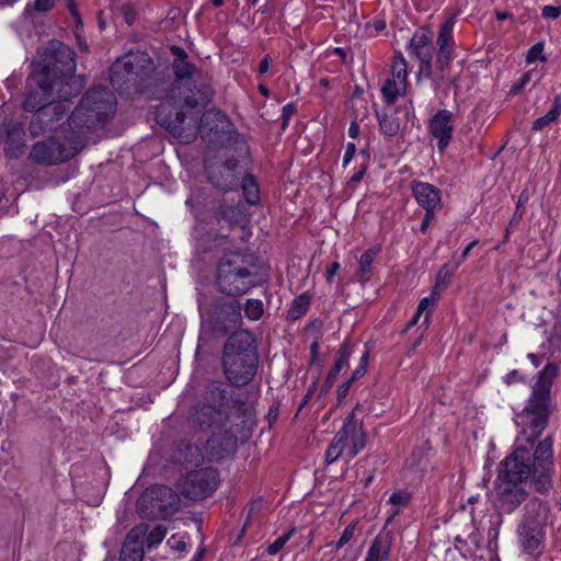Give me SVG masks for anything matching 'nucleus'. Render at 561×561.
Here are the masks:
<instances>
[{
    "instance_id": "1",
    "label": "nucleus",
    "mask_w": 561,
    "mask_h": 561,
    "mask_svg": "<svg viewBox=\"0 0 561 561\" xmlns=\"http://www.w3.org/2000/svg\"><path fill=\"white\" fill-rule=\"evenodd\" d=\"M75 57L70 47L51 41L44 48L43 61L33 65L23 103L26 111L36 112L30 123L33 136L42 134L44 124L61 121L69 110L65 102L82 89V79L75 76Z\"/></svg>"
},
{
    "instance_id": "2",
    "label": "nucleus",
    "mask_w": 561,
    "mask_h": 561,
    "mask_svg": "<svg viewBox=\"0 0 561 561\" xmlns=\"http://www.w3.org/2000/svg\"><path fill=\"white\" fill-rule=\"evenodd\" d=\"M115 98L105 88L89 91L67 118V123L44 124V131L55 134L47 140L35 144L31 150L32 161L44 164H60L75 157L84 146L83 135L98 123L105 122L115 112Z\"/></svg>"
},
{
    "instance_id": "3",
    "label": "nucleus",
    "mask_w": 561,
    "mask_h": 561,
    "mask_svg": "<svg viewBox=\"0 0 561 561\" xmlns=\"http://www.w3.org/2000/svg\"><path fill=\"white\" fill-rule=\"evenodd\" d=\"M229 414L230 399L224 385L218 381L210 382L203 401L191 413V421L196 427L211 432V437L206 443V455L211 460L220 458L233 443V435L225 428Z\"/></svg>"
},
{
    "instance_id": "4",
    "label": "nucleus",
    "mask_w": 561,
    "mask_h": 561,
    "mask_svg": "<svg viewBox=\"0 0 561 561\" xmlns=\"http://www.w3.org/2000/svg\"><path fill=\"white\" fill-rule=\"evenodd\" d=\"M552 457L551 437L542 439L533 455L527 447L518 446L500 463L497 478L526 482L533 476L536 489L545 492L551 484Z\"/></svg>"
},
{
    "instance_id": "5",
    "label": "nucleus",
    "mask_w": 561,
    "mask_h": 561,
    "mask_svg": "<svg viewBox=\"0 0 561 561\" xmlns=\"http://www.w3.org/2000/svg\"><path fill=\"white\" fill-rule=\"evenodd\" d=\"M559 373L560 367L556 363H548L539 371L527 405L516 415V424L520 428L518 442L531 444L547 427L551 413V387Z\"/></svg>"
},
{
    "instance_id": "6",
    "label": "nucleus",
    "mask_w": 561,
    "mask_h": 561,
    "mask_svg": "<svg viewBox=\"0 0 561 561\" xmlns=\"http://www.w3.org/2000/svg\"><path fill=\"white\" fill-rule=\"evenodd\" d=\"M204 454L197 446L181 443L178 446V493L192 501L203 500L215 492L217 472L202 467Z\"/></svg>"
},
{
    "instance_id": "7",
    "label": "nucleus",
    "mask_w": 561,
    "mask_h": 561,
    "mask_svg": "<svg viewBox=\"0 0 561 561\" xmlns=\"http://www.w3.org/2000/svg\"><path fill=\"white\" fill-rule=\"evenodd\" d=\"M222 366L233 386L248 385L254 378L257 355L250 332L238 331L229 336L224 348Z\"/></svg>"
},
{
    "instance_id": "8",
    "label": "nucleus",
    "mask_w": 561,
    "mask_h": 561,
    "mask_svg": "<svg viewBox=\"0 0 561 561\" xmlns=\"http://www.w3.org/2000/svg\"><path fill=\"white\" fill-rule=\"evenodd\" d=\"M262 282L251 255L241 252L229 253L218 264L217 284L220 291L226 295L247 294Z\"/></svg>"
},
{
    "instance_id": "9",
    "label": "nucleus",
    "mask_w": 561,
    "mask_h": 561,
    "mask_svg": "<svg viewBox=\"0 0 561 561\" xmlns=\"http://www.w3.org/2000/svg\"><path fill=\"white\" fill-rule=\"evenodd\" d=\"M548 507L545 503L531 500L525 506V514L517 528L518 543L527 553H538L545 539V525Z\"/></svg>"
},
{
    "instance_id": "10",
    "label": "nucleus",
    "mask_w": 561,
    "mask_h": 561,
    "mask_svg": "<svg viewBox=\"0 0 561 561\" xmlns=\"http://www.w3.org/2000/svg\"><path fill=\"white\" fill-rule=\"evenodd\" d=\"M186 53L178 47V91L183 95L185 104L191 107L205 105L208 102V92L206 89L197 88L194 83V90L191 89L190 81L195 72V67L185 61Z\"/></svg>"
},
{
    "instance_id": "11",
    "label": "nucleus",
    "mask_w": 561,
    "mask_h": 561,
    "mask_svg": "<svg viewBox=\"0 0 561 561\" xmlns=\"http://www.w3.org/2000/svg\"><path fill=\"white\" fill-rule=\"evenodd\" d=\"M173 90L174 81L171 78L168 79H154L147 85V94L151 99L165 100L161 103L156 112L157 122L165 129L173 131Z\"/></svg>"
},
{
    "instance_id": "12",
    "label": "nucleus",
    "mask_w": 561,
    "mask_h": 561,
    "mask_svg": "<svg viewBox=\"0 0 561 561\" xmlns=\"http://www.w3.org/2000/svg\"><path fill=\"white\" fill-rule=\"evenodd\" d=\"M151 61L146 54H128L118 58L110 70L111 81L113 85L119 83V78L127 75H139L145 69L150 68Z\"/></svg>"
},
{
    "instance_id": "13",
    "label": "nucleus",
    "mask_w": 561,
    "mask_h": 561,
    "mask_svg": "<svg viewBox=\"0 0 561 561\" xmlns=\"http://www.w3.org/2000/svg\"><path fill=\"white\" fill-rule=\"evenodd\" d=\"M525 482H518L496 477V494L501 505L508 512L514 511L527 497Z\"/></svg>"
},
{
    "instance_id": "14",
    "label": "nucleus",
    "mask_w": 561,
    "mask_h": 561,
    "mask_svg": "<svg viewBox=\"0 0 561 561\" xmlns=\"http://www.w3.org/2000/svg\"><path fill=\"white\" fill-rule=\"evenodd\" d=\"M339 433H345L343 444H346V457L348 459L354 458L365 447L366 435L362 425L355 421L353 413L346 417Z\"/></svg>"
},
{
    "instance_id": "15",
    "label": "nucleus",
    "mask_w": 561,
    "mask_h": 561,
    "mask_svg": "<svg viewBox=\"0 0 561 561\" xmlns=\"http://www.w3.org/2000/svg\"><path fill=\"white\" fill-rule=\"evenodd\" d=\"M453 113L448 110H439L430 121L428 129L431 135L437 140L439 151H444L451 139Z\"/></svg>"
},
{
    "instance_id": "16",
    "label": "nucleus",
    "mask_w": 561,
    "mask_h": 561,
    "mask_svg": "<svg viewBox=\"0 0 561 561\" xmlns=\"http://www.w3.org/2000/svg\"><path fill=\"white\" fill-rule=\"evenodd\" d=\"M157 501L162 510V518H170L175 513V492L165 485H154L141 494V504Z\"/></svg>"
},
{
    "instance_id": "17",
    "label": "nucleus",
    "mask_w": 561,
    "mask_h": 561,
    "mask_svg": "<svg viewBox=\"0 0 561 561\" xmlns=\"http://www.w3.org/2000/svg\"><path fill=\"white\" fill-rule=\"evenodd\" d=\"M147 534L145 525L134 527L127 535L121 551V561H142V541Z\"/></svg>"
},
{
    "instance_id": "18",
    "label": "nucleus",
    "mask_w": 561,
    "mask_h": 561,
    "mask_svg": "<svg viewBox=\"0 0 561 561\" xmlns=\"http://www.w3.org/2000/svg\"><path fill=\"white\" fill-rule=\"evenodd\" d=\"M237 161H228L225 164H208L207 172L211 183L224 190L229 191L237 185L236 174Z\"/></svg>"
},
{
    "instance_id": "19",
    "label": "nucleus",
    "mask_w": 561,
    "mask_h": 561,
    "mask_svg": "<svg viewBox=\"0 0 561 561\" xmlns=\"http://www.w3.org/2000/svg\"><path fill=\"white\" fill-rule=\"evenodd\" d=\"M412 192L417 204L425 209V211H435L442 206L440 191L426 182H413Z\"/></svg>"
},
{
    "instance_id": "20",
    "label": "nucleus",
    "mask_w": 561,
    "mask_h": 561,
    "mask_svg": "<svg viewBox=\"0 0 561 561\" xmlns=\"http://www.w3.org/2000/svg\"><path fill=\"white\" fill-rule=\"evenodd\" d=\"M433 34L428 28L417 30L410 39L408 51L411 56L428 65L432 60Z\"/></svg>"
},
{
    "instance_id": "21",
    "label": "nucleus",
    "mask_w": 561,
    "mask_h": 561,
    "mask_svg": "<svg viewBox=\"0 0 561 561\" xmlns=\"http://www.w3.org/2000/svg\"><path fill=\"white\" fill-rule=\"evenodd\" d=\"M454 26H455V19L453 16H449L446 19V21L440 25L439 33L437 36V44L439 46L438 55H437V62L442 66L447 65L451 51L455 46L454 42Z\"/></svg>"
},
{
    "instance_id": "22",
    "label": "nucleus",
    "mask_w": 561,
    "mask_h": 561,
    "mask_svg": "<svg viewBox=\"0 0 561 561\" xmlns=\"http://www.w3.org/2000/svg\"><path fill=\"white\" fill-rule=\"evenodd\" d=\"M24 131L19 124L9 125L5 128L4 149L8 156L18 157L24 148Z\"/></svg>"
},
{
    "instance_id": "23",
    "label": "nucleus",
    "mask_w": 561,
    "mask_h": 561,
    "mask_svg": "<svg viewBox=\"0 0 561 561\" xmlns=\"http://www.w3.org/2000/svg\"><path fill=\"white\" fill-rule=\"evenodd\" d=\"M390 547L388 534H379L369 547L365 561H388Z\"/></svg>"
},
{
    "instance_id": "24",
    "label": "nucleus",
    "mask_w": 561,
    "mask_h": 561,
    "mask_svg": "<svg viewBox=\"0 0 561 561\" xmlns=\"http://www.w3.org/2000/svg\"><path fill=\"white\" fill-rule=\"evenodd\" d=\"M411 497V493L407 490L396 491L389 496L388 504L391 506V508L389 511V516L386 520V524H389L409 505Z\"/></svg>"
},
{
    "instance_id": "25",
    "label": "nucleus",
    "mask_w": 561,
    "mask_h": 561,
    "mask_svg": "<svg viewBox=\"0 0 561 561\" xmlns=\"http://www.w3.org/2000/svg\"><path fill=\"white\" fill-rule=\"evenodd\" d=\"M439 296L440 294H438L437 289H432L431 295L428 297H424L420 301L416 312L411 322L409 323V325H414L423 313L425 314L424 321L425 323H427L432 311L434 310L435 306L438 302Z\"/></svg>"
},
{
    "instance_id": "26",
    "label": "nucleus",
    "mask_w": 561,
    "mask_h": 561,
    "mask_svg": "<svg viewBox=\"0 0 561 561\" xmlns=\"http://www.w3.org/2000/svg\"><path fill=\"white\" fill-rule=\"evenodd\" d=\"M407 83L400 80L388 79L381 88L385 101L389 104L396 102L399 95L405 92Z\"/></svg>"
},
{
    "instance_id": "27",
    "label": "nucleus",
    "mask_w": 561,
    "mask_h": 561,
    "mask_svg": "<svg viewBox=\"0 0 561 561\" xmlns=\"http://www.w3.org/2000/svg\"><path fill=\"white\" fill-rule=\"evenodd\" d=\"M560 114H561V94L557 95L553 99L552 108L547 114H545L543 116H540L533 123V129L541 130L549 124L553 123L559 117Z\"/></svg>"
},
{
    "instance_id": "28",
    "label": "nucleus",
    "mask_w": 561,
    "mask_h": 561,
    "mask_svg": "<svg viewBox=\"0 0 561 561\" xmlns=\"http://www.w3.org/2000/svg\"><path fill=\"white\" fill-rule=\"evenodd\" d=\"M460 262H455L454 266H449L447 264L443 265L436 275V283L433 289H437L438 294H442L447 286L450 284L456 270L459 267Z\"/></svg>"
},
{
    "instance_id": "29",
    "label": "nucleus",
    "mask_w": 561,
    "mask_h": 561,
    "mask_svg": "<svg viewBox=\"0 0 561 561\" xmlns=\"http://www.w3.org/2000/svg\"><path fill=\"white\" fill-rule=\"evenodd\" d=\"M345 433H336L332 443L325 453V461L332 463L336 461L342 455L346 456V444H343Z\"/></svg>"
},
{
    "instance_id": "30",
    "label": "nucleus",
    "mask_w": 561,
    "mask_h": 561,
    "mask_svg": "<svg viewBox=\"0 0 561 561\" xmlns=\"http://www.w3.org/2000/svg\"><path fill=\"white\" fill-rule=\"evenodd\" d=\"M378 122H379L380 130L385 136L392 137L399 131V128H400L399 118L393 113L378 114Z\"/></svg>"
},
{
    "instance_id": "31",
    "label": "nucleus",
    "mask_w": 561,
    "mask_h": 561,
    "mask_svg": "<svg viewBox=\"0 0 561 561\" xmlns=\"http://www.w3.org/2000/svg\"><path fill=\"white\" fill-rule=\"evenodd\" d=\"M242 190L249 204L257 205L260 203L259 185L253 175H247L243 178Z\"/></svg>"
},
{
    "instance_id": "32",
    "label": "nucleus",
    "mask_w": 561,
    "mask_h": 561,
    "mask_svg": "<svg viewBox=\"0 0 561 561\" xmlns=\"http://www.w3.org/2000/svg\"><path fill=\"white\" fill-rule=\"evenodd\" d=\"M355 528H356L355 524L347 525L344 528V530H343L342 535L340 536V538L337 539V541L328 543L327 548H329L330 553H333V552L335 553V552L342 551L343 548L346 547L347 543L354 537Z\"/></svg>"
},
{
    "instance_id": "33",
    "label": "nucleus",
    "mask_w": 561,
    "mask_h": 561,
    "mask_svg": "<svg viewBox=\"0 0 561 561\" xmlns=\"http://www.w3.org/2000/svg\"><path fill=\"white\" fill-rule=\"evenodd\" d=\"M351 356V350L347 345H343L342 348L339 352V357L332 367V369L329 371L328 378L333 380L336 378V376L341 373V370L348 365V358Z\"/></svg>"
},
{
    "instance_id": "34",
    "label": "nucleus",
    "mask_w": 561,
    "mask_h": 561,
    "mask_svg": "<svg viewBox=\"0 0 561 561\" xmlns=\"http://www.w3.org/2000/svg\"><path fill=\"white\" fill-rule=\"evenodd\" d=\"M138 512L146 518H162V510L157 505V501H150L141 504V496L137 501Z\"/></svg>"
},
{
    "instance_id": "35",
    "label": "nucleus",
    "mask_w": 561,
    "mask_h": 561,
    "mask_svg": "<svg viewBox=\"0 0 561 561\" xmlns=\"http://www.w3.org/2000/svg\"><path fill=\"white\" fill-rule=\"evenodd\" d=\"M263 302L260 299H248L244 306L245 316L252 320H259L263 314Z\"/></svg>"
},
{
    "instance_id": "36",
    "label": "nucleus",
    "mask_w": 561,
    "mask_h": 561,
    "mask_svg": "<svg viewBox=\"0 0 561 561\" xmlns=\"http://www.w3.org/2000/svg\"><path fill=\"white\" fill-rule=\"evenodd\" d=\"M392 78L393 80L403 81L407 83V62L402 55L394 57L391 67Z\"/></svg>"
},
{
    "instance_id": "37",
    "label": "nucleus",
    "mask_w": 561,
    "mask_h": 561,
    "mask_svg": "<svg viewBox=\"0 0 561 561\" xmlns=\"http://www.w3.org/2000/svg\"><path fill=\"white\" fill-rule=\"evenodd\" d=\"M378 254L377 249H369L362 254L359 259V273L365 275L369 272L370 266Z\"/></svg>"
},
{
    "instance_id": "38",
    "label": "nucleus",
    "mask_w": 561,
    "mask_h": 561,
    "mask_svg": "<svg viewBox=\"0 0 561 561\" xmlns=\"http://www.w3.org/2000/svg\"><path fill=\"white\" fill-rule=\"evenodd\" d=\"M308 306H309V298L306 297L305 295H301L299 296L298 298H296L291 305V308H290V316L293 318H298L299 316H301L302 313H305L308 309Z\"/></svg>"
},
{
    "instance_id": "39",
    "label": "nucleus",
    "mask_w": 561,
    "mask_h": 561,
    "mask_svg": "<svg viewBox=\"0 0 561 561\" xmlns=\"http://www.w3.org/2000/svg\"><path fill=\"white\" fill-rule=\"evenodd\" d=\"M293 531H288L279 536L277 539H275L266 549V552L268 556H275L277 554L283 547L286 545V542L290 539Z\"/></svg>"
},
{
    "instance_id": "40",
    "label": "nucleus",
    "mask_w": 561,
    "mask_h": 561,
    "mask_svg": "<svg viewBox=\"0 0 561 561\" xmlns=\"http://www.w3.org/2000/svg\"><path fill=\"white\" fill-rule=\"evenodd\" d=\"M543 43L539 42V43H536L535 45H533L527 55H526V61L527 64H533L535 62L536 60H541V61H545L546 60V57L542 55V51H543Z\"/></svg>"
},
{
    "instance_id": "41",
    "label": "nucleus",
    "mask_w": 561,
    "mask_h": 561,
    "mask_svg": "<svg viewBox=\"0 0 561 561\" xmlns=\"http://www.w3.org/2000/svg\"><path fill=\"white\" fill-rule=\"evenodd\" d=\"M165 536V528L162 526L154 527L149 535L147 536V545L148 547H152L154 545H158L162 541V539Z\"/></svg>"
},
{
    "instance_id": "42",
    "label": "nucleus",
    "mask_w": 561,
    "mask_h": 561,
    "mask_svg": "<svg viewBox=\"0 0 561 561\" xmlns=\"http://www.w3.org/2000/svg\"><path fill=\"white\" fill-rule=\"evenodd\" d=\"M531 75H533V71H527L525 72L522 78L519 79V81L517 83H515L512 88H511V91L510 93L511 94H517L519 93L526 85L527 83L531 80Z\"/></svg>"
},
{
    "instance_id": "43",
    "label": "nucleus",
    "mask_w": 561,
    "mask_h": 561,
    "mask_svg": "<svg viewBox=\"0 0 561 561\" xmlns=\"http://www.w3.org/2000/svg\"><path fill=\"white\" fill-rule=\"evenodd\" d=\"M528 201V195L523 192L519 196V199H518V203L516 205V209H515V214L512 218V222H518L519 219L522 218L523 216V213L525 210V207H524V204Z\"/></svg>"
},
{
    "instance_id": "44",
    "label": "nucleus",
    "mask_w": 561,
    "mask_h": 561,
    "mask_svg": "<svg viewBox=\"0 0 561 561\" xmlns=\"http://www.w3.org/2000/svg\"><path fill=\"white\" fill-rule=\"evenodd\" d=\"M546 19H557L561 15V7L557 5H545L541 12Z\"/></svg>"
},
{
    "instance_id": "45",
    "label": "nucleus",
    "mask_w": 561,
    "mask_h": 561,
    "mask_svg": "<svg viewBox=\"0 0 561 561\" xmlns=\"http://www.w3.org/2000/svg\"><path fill=\"white\" fill-rule=\"evenodd\" d=\"M57 0H35L33 7L37 11H47L55 4Z\"/></svg>"
},
{
    "instance_id": "46",
    "label": "nucleus",
    "mask_w": 561,
    "mask_h": 561,
    "mask_svg": "<svg viewBox=\"0 0 561 561\" xmlns=\"http://www.w3.org/2000/svg\"><path fill=\"white\" fill-rule=\"evenodd\" d=\"M355 152H356L355 144L348 142L346 146V150L344 152V157H343V167L344 168L352 161Z\"/></svg>"
},
{
    "instance_id": "47",
    "label": "nucleus",
    "mask_w": 561,
    "mask_h": 561,
    "mask_svg": "<svg viewBox=\"0 0 561 561\" xmlns=\"http://www.w3.org/2000/svg\"><path fill=\"white\" fill-rule=\"evenodd\" d=\"M367 357H368V354L365 353L363 356H362V364L360 366H358L354 371H353V376H352V380H355V379H358L360 377L364 376V374L366 373V363H367Z\"/></svg>"
},
{
    "instance_id": "48",
    "label": "nucleus",
    "mask_w": 561,
    "mask_h": 561,
    "mask_svg": "<svg viewBox=\"0 0 561 561\" xmlns=\"http://www.w3.org/2000/svg\"><path fill=\"white\" fill-rule=\"evenodd\" d=\"M196 119H194V123H196ZM198 131V127L196 124H193L190 128V133L187 135H181L178 133V140L182 141V142H190L194 137L195 135L197 134Z\"/></svg>"
},
{
    "instance_id": "49",
    "label": "nucleus",
    "mask_w": 561,
    "mask_h": 561,
    "mask_svg": "<svg viewBox=\"0 0 561 561\" xmlns=\"http://www.w3.org/2000/svg\"><path fill=\"white\" fill-rule=\"evenodd\" d=\"M295 106L293 104H286L284 107H283V128L286 127V125L288 124V121L290 119V117L293 116V114L295 113Z\"/></svg>"
},
{
    "instance_id": "50",
    "label": "nucleus",
    "mask_w": 561,
    "mask_h": 561,
    "mask_svg": "<svg viewBox=\"0 0 561 561\" xmlns=\"http://www.w3.org/2000/svg\"><path fill=\"white\" fill-rule=\"evenodd\" d=\"M340 270V264L339 263H332L328 268H327V282L329 283H332L333 282V278L335 276V274L337 273V271Z\"/></svg>"
},
{
    "instance_id": "51",
    "label": "nucleus",
    "mask_w": 561,
    "mask_h": 561,
    "mask_svg": "<svg viewBox=\"0 0 561 561\" xmlns=\"http://www.w3.org/2000/svg\"><path fill=\"white\" fill-rule=\"evenodd\" d=\"M341 560V551L330 553L329 548L325 547L321 561H340Z\"/></svg>"
},
{
    "instance_id": "52",
    "label": "nucleus",
    "mask_w": 561,
    "mask_h": 561,
    "mask_svg": "<svg viewBox=\"0 0 561 561\" xmlns=\"http://www.w3.org/2000/svg\"><path fill=\"white\" fill-rule=\"evenodd\" d=\"M434 213L435 211H426L425 213V216H424V219H423V222L421 225V231L422 233H425L426 230H427V227L430 226V224L432 222V220L434 219Z\"/></svg>"
},
{
    "instance_id": "53",
    "label": "nucleus",
    "mask_w": 561,
    "mask_h": 561,
    "mask_svg": "<svg viewBox=\"0 0 561 561\" xmlns=\"http://www.w3.org/2000/svg\"><path fill=\"white\" fill-rule=\"evenodd\" d=\"M478 244V241L474 240V241H471L466 248L465 250L462 251L459 260H457L456 262H460V264L468 257V255L470 254V251Z\"/></svg>"
},
{
    "instance_id": "54",
    "label": "nucleus",
    "mask_w": 561,
    "mask_h": 561,
    "mask_svg": "<svg viewBox=\"0 0 561 561\" xmlns=\"http://www.w3.org/2000/svg\"><path fill=\"white\" fill-rule=\"evenodd\" d=\"M270 67H271V59L266 56L261 60V62L259 65V73L260 75L266 73L268 71Z\"/></svg>"
},
{
    "instance_id": "55",
    "label": "nucleus",
    "mask_w": 561,
    "mask_h": 561,
    "mask_svg": "<svg viewBox=\"0 0 561 561\" xmlns=\"http://www.w3.org/2000/svg\"><path fill=\"white\" fill-rule=\"evenodd\" d=\"M348 136L353 139L357 138L359 135V126L357 123L352 122L348 127Z\"/></svg>"
},
{
    "instance_id": "56",
    "label": "nucleus",
    "mask_w": 561,
    "mask_h": 561,
    "mask_svg": "<svg viewBox=\"0 0 561 561\" xmlns=\"http://www.w3.org/2000/svg\"><path fill=\"white\" fill-rule=\"evenodd\" d=\"M517 377H518V371L512 370L504 377V381H505V383L511 385L517 380Z\"/></svg>"
},
{
    "instance_id": "57",
    "label": "nucleus",
    "mask_w": 561,
    "mask_h": 561,
    "mask_svg": "<svg viewBox=\"0 0 561 561\" xmlns=\"http://www.w3.org/2000/svg\"><path fill=\"white\" fill-rule=\"evenodd\" d=\"M527 357L529 358V360L533 363V365L535 367H538L541 364V357L539 355H536L534 353H529L527 355Z\"/></svg>"
},
{
    "instance_id": "58",
    "label": "nucleus",
    "mask_w": 561,
    "mask_h": 561,
    "mask_svg": "<svg viewBox=\"0 0 561 561\" xmlns=\"http://www.w3.org/2000/svg\"><path fill=\"white\" fill-rule=\"evenodd\" d=\"M374 28L376 32H381L386 28V22L383 20H377L374 22Z\"/></svg>"
},
{
    "instance_id": "59",
    "label": "nucleus",
    "mask_w": 561,
    "mask_h": 561,
    "mask_svg": "<svg viewBox=\"0 0 561 561\" xmlns=\"http://www.w3.org/2000/svg\"><path fill=\"white\" fill-rule=\"evenodd\" d=\"M512 18V14L510 12H496V19L499 21H503V20H506V19H511Z\"/></svg>"
},
{
    "instance_id": "60",
    "label": "nucleus",
    "mask_w": 561,
    "mask_h": 561,
    "mask_svg": "<svg viewBox=\"0 0 561 561\" xmlns=\"http://www.w3.org/2000/svg\"><path fill=\"white\" fill-rule=\"evenodd\" d=\"M203 556H204V550L203 549H198L195 552V554H194V557H193V559L191 561H202Z\"/></svg>"
},
{
    "instance_id": "61",
    "label": "nucleus",
    "mask_w": 561,
    "mask_h": 561,
    "mask_svg": "<svg viewBox=\"0 0 561 561\" xmlns=\"http://www.w3.org/2000/svg\"><path fill=\"white\" fill-rule=\"evenodd\" d=\"M469 540L474 545V546H478V535L477 534H470L469 535Z\"/></svg>"
},
{
    "instance_id": "62",
    "label": "nucleus",
    "mask_w": 561,
    "mask_h": 561,
    "mask_svg": "<svg viewBox=\"0 0 561 561\" xmlns=\"http://www.w3.org/2000/svg\"><path fill=\"white\" fill-rule=\"evenodd\" d=\"M186 549V543L184 541H178V552H182Z\"/></svg>"
},
{
    "instance_id": "63",
    "label": "nucleus",
    "mask_w": 561,
    "mask_h": 561,
    "mask_svg": "<svg viewBox=\"0 0 561 561\" xmlns=\"http://www.w3.org/2000/svg\"><path fill=\"white\" fill-rule=\"evenodd\" d=\"M68 7H69V9L71 10V12H72V14H73V15H77V14H78L77 9H76V7H75V4H73V1H72V0H68Z\"/></svg>"
},
{
    "instance_id": "64",
    "label": "nucleus",
    "mask_w": 561,
    "mask_h": 561,
    "mask_svg": "<svg viewBox=\"0 0 561 561\" xmlns=\"http://www.w3.org/2000/svg\"><path fill=\"white\" fill-rule=\"evenodd\" d=\"M363 173H364V171H362V172H358V173L354 174V175L352 176V181H354V182H358V181H360V180H362V178H363Z\"/></svg>"
}]
</instances>
